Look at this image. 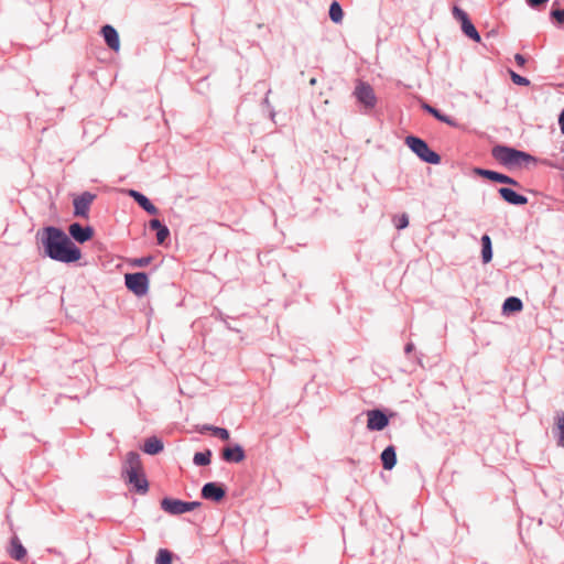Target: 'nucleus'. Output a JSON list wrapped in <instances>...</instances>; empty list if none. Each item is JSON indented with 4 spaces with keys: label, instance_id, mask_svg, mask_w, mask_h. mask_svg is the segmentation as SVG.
Wrapping results in <instances>:
<instances>
[{
    "label": "nucleus",
    "instance_id": "nucleus-1",
    "mask_svg": "<svg viewBox=\"0 0 564 564\" xmlns=\"http://www.w3.org/2000/svg\"><path fill=\"white\" fill-rule=\"evenodd\" d=\"M46 239L43 241L50 258L62 262H75L80 259V250L68 237L55 227L45 229Z\"/></svg>",
    "mask_w": 564,
    "mask_h": 564
},
{
    "label": "nucleus",
    "instance_id": "nucleus-2",
    "mask_svg": "<svg viewBox=\"0 0 564 564\" xmlns=\"http://www.w3.org/2000/svg\"><path fill=\"white\" fill-rule=\"evenodd\" d=\"M123 474L127 481L140 492L145 494L149 489V484L145 478L140 455L135 452H129L126 456Z\"/></svg>",
    "mask_w": 564,
    "mask_h": 564
},
{
    "label": "nucleus",
    "instance_id": "nucleus-3",
    "mask_svg": "<svg viewBox=\"0 0 564 564\" xmlns=\"http://www.w3.org/2000/svg\"><path fill=\"white\" fill-rule=\"evenodd\" d=\"M491 153L498 162L505 165L521 164L532 159L528 153L502 145L495 147Z\"/></svg>",
    "mask_w": 564,
    "mask_h": 564
},
{
    "label": "nucleus",
    "instance_id": "nucleus-4",
    "mask_svg": "<svg viewBox=\"0 0 564 564\" xmlns=\"http://www.w3.org/2000/svg\"><path fill=\"white\" fill-rule=\"evenodd\" d=\"M405 144L424 162L431 164H438L441 162V156L432 151L424 140L409 135L405 138Z\"/></svg>",
    "mask_w": 564,
    "mask_h": 564
},
{
    "label": "nucleus",
    "instance_id": "nucleus-5",
    "mask_svg": "<svg viewBox=\"0 0 564 564\" xmlns=\"http://www.w3.org/2000/svg\"><path fill=\"white\" fill-rule=\"evenodd\" d=\"M202 503L199 501L186 502L173 498H164L161 500V508L173 516L183 514L185 512L193 511L199 508Z\"/></svg>",
    "mask_w": 564,
    "mask_h": 564
},
{
    "label": "nucleus",
    "instance_id": "nucleus-6",
    "mask_svg": "<svg viewBox=\"0 0 564 564\" xmlns=\"http://www.w3.org/2000/svg\"><path fill=\"white\" fill-rule=\"evenodd\" d=\"M127 288L138 296H143L149 290V279L143 272L128 273L124 275Z\"/></svg>",
    "mask_w": 564,
    "mask_h": 564
},
{
    "label": "nucleus",
    "instance_id": "nucleus-7",
    "mask_svg": "<svg viewBox=\"0 0 564 564\" xmlns=\"http://www.w3.org/2000/svg\"><path fill=\"white\" fill-rule=\"evenodd\" d=\"M356 98L360 104H362L366 108L372 109L376 106V95L370 85L359 82L354 91Z\"/></svg>",
    "mask_w": 564,
    "mask_h": 564
},
{
    "label": "nucleus",
    "instance_id": "nucleus-8",
    "mask_svg": "<svg viewBox=\"0 0 564 564\" xmlns=\"http://www.w3.org/2000/svg\"><path fill=\"white\" fill-rule=\"evenodd\" d=\"M389 424L387 415L380 410L367 412V427L370 431H381Z\"/></svg>",
    "mask_w": 564,
    "mask_h": 564
},
{
    "label": "nucleus",
    "instance_id": "nucleus-9",
    "mask_svg": "<svg viewBox=\"0 0 564 564\" xmlns=\"http://www.w3.org/2000/svg\"><path fill=\"white\" fill-rule=\"evenodd\" d=\"M95 199V195L85 192L80 196L74 199L75 215L80 217H87L89 207Z\"/></svg>",
    "mask_w": 564,
    "mask_h": 564
},
{
    "label": "nucleus",
    "instance_id": "nucleus-10",
    "mask_svg": "<svg viewBox=\"0 0 564 564\" xmlns=\"http://www.w3.org/2000/svg\"><path fill=\"white\" fill-rule=\"evenodd\" d=\"M453 15L458 22H460L462 31L465 33V35H479L465 11L458 7H454Z\"/></svg>",
    "mask_w": 564,
    "mask_h": 564
},
{
    "label": "nucleus",
    "instance_id": "nucleus-11",
    "mask_svg": "<svg viewBox=\"0 0 564 564\" xmlns=\"http://www.w3.org/2000/svg\"><path fill=\"white\" fill-rule=\"evenodd\" d=\"M225 495V489L215 482H207L202 488V497L207 500L220 501Z\"/></svg>",
    "mask_w": 564,
    "mask_h": 564
},
{
    "label": "nucleus",
    "instance_id": "nucleus-12",
    "mask_svg": "<svg viewBox=\"0 0 564 564\" xmlns=\"http://www.w3.org/2000/svg\"><path fill=\"white\" fill-rule=\"evenodd\" d=\"M69 235L78 242L83 243L91 239L94 230L91 227H82L79 224L74 223L68 227Z\"/></svg>",
    "mask_w": 564,
    "mask_h": 564
},
{
    "label": "nucleus",
    "instance_id": "nucleus-13",
    "mask_svg": "<svg viewBox=\"0 0 564 564\" xmlns=\"http://www.w3.org/2000/svg\"><path fill=\"white\" fill-rule=\"evenodd\" d=\"M221 457L224 460L229 463H240L245 459V451L242 446L236 444L234 446H228L223 449Z\"/></svg>",
    "mask_w": 564,
    "mask_h": 564
},
{
    "label": "nucleus",
    "instance_id": "nucleus-14",
    "mask_svg": "<svg viewBox=\"0 0 564 564\" xmlns=\"http://www.w3.org/2000/svg\"><path fill=\"white\" fill-rule=\"evenodd\" d=\"M475 173L498 183L518 185L517 181H514L513 178L495 171L476 169Z\"/></svg>",
    "mask_w": 564,
    "mask_h": 564
},
{
    "label": "nucleus",
    "instance_id": "nucleus-15",
    "mask_svg": "<svg viewBox=\"0 0 564 564\" xmlns=\"http://www.w3.org/2000/svg\"><path fill=\"white\" fill-rule=\"evenodd\" d=\"M8 553L10 557H12L15 561L23 560L28 554L26 549L22 545L21 541L17 535L11 538L10 545L8 547Z\"/></svg>",
    "mask_w": 564,
    "mask_h": 564
},
{
    "label": "nucleus",
    "instance_id": "nucleus-16",
    "mask_svg": "<svg viewBox=\"0 0 564 564\" xmlns=\"http://www.w3.org/2000/svg\"><path fill=\"white\" fill-rule=\"evenodd\" d=\"M499 194L506 202L512 205H524L528 203V198L525 196L517 194L514 191L508 187H501L499 189Z\"/></svg>",
    "mask_w": 564,
    "mask_h": 564
},
{
    "label": "nucleus",
    "instance_id": "nucleus-17",
    "mask_svg": "<svg viewBox=\"0 0 564 564\" xmlns=\"http://www.w3.org/2000/svg\"><path fill=\"white\" fill-rule=\"evenodd\" d=\"M129 195L149 214L156 215L159 213L158 208L143 194L131 189Z\"/></svg>",
    "mask_w": 564,
    "mask_h": 564
},
{
    "label": "nucleus",
    "instance_id": "nucleus-18",
    "mask_svg": "<svg viewBox=\"0 0 564 564\" xmlns=\"http://www.w3.org/2000/svg\"><path fill=\"white\" fill-rule=\"evenodd\" d=\"M142 449L145 454L156 455L163 451V442L155 436L149 437L145 440Z\"/></svg>",
    "mask_w": 564,
    "mask_h": 564
},
{
    "label": "nucleus",
    "instance_id": "nucleus-19",
    "mask_svg": "<svg viewBox=\"0 0 564 564\" xmlns=\"http://www.w3.org/2000/svg\"><path fill=\"white\" fill-rule=\"evenodd\" d=\"M380 457L382 466L387 470H391L397 464V454L393 446H388L387 448H384Z\"/></svg>",
    "mask_w": 564,
    "mask_h": 564
},
{
    "label": "nucleus",
    "instance_id": "nucleus-20",
    "mask_svg": "<svg viewBox=\"0 0 564 564\" xmlns=\"http://www.w3.org/2000/svg\"><path fill=\"white\" fill-rule=\"evenodd\" d=\"M522 307H523V304L520 299H518L516 296H510L505 301V303L502 305V311L505 314L516 313V312H520L522 310Z\"/></svg>",
    "mask_w": 564,
    "mask_h": 564
},
{
    "label": "nucleus",
    "instance_id": "nucleus-21",
    "mask_svg": "<svg viewBox=\"0 0 564 564\" xmlns=\"http://www.w3.org/2000/svg\"><path fill=\"white\" fill-rule=\"evenodd\" d=\"M481 257L484 263H488L492 259L491 239L488 235L481 237Z\"/></svg>",
    "mask_w": 564,
    "mask_h": 564
},
{
    "label": "nucleus",
    "instance_id": "nucleus-22",
    "mask_svg": "<svg viewBox=\"0 0 564 564\" xmlns=\"http://www.w3.org/2000/svg\"><path fill=\"white\" fill-rule=\"evenodd\" d=\"M329 18L335 23H340L343 21L344 12L337 1H334L329 7Z\"/></svg>",
    "mask_w": 564,
    "mask_h": 564
},
{
    "label": "nucleus",
    "instance_id": "nucleus-23",
    "mask_svg": "<svg viewBox=\"0 0 564 564\" xmlns=\"http://www.w3.org/2000/svg\"><path fill=\"white\" fill-rule=\"evenodd\" d=\"M212 452L209 449L205 452H198L194 455V463L197 466H206L210 463Z\"/></svg>",
    "mask_w": 564,
    "mask_h": 564
},
{
    "label": "nucleus",
    "instance_id": "nucleus-24",
    "mask_svg": "<svg viewBox=\"0 0 564 564\" xmlns=\"http://www.w3.org/2000/svg\"><path fill=\"white\" fill-rule=\"evenodd\" d=\"M155 564H172V553L166 549H160L156 554Z\"/></svg>",
    "mask_w": 564,
    "mask_h": 564
},
{
    "label": "nucleus",
    "instance_id": "nucleus-25",
    "mask_svg": "<svg viewBox=\"0 0 564 564\" xmlns=\"http://www.w3.org/2000/svg\"><path fill=\"white\" fill-rule=\"evenodd\" d=\"M557 444L564 447V414L560 415L556 421Z\"/></svg>",
    "mask_w": 564,
    "mask_h": 564
},
{
    "label": "nucleus",
    "instance_id": "nucleus-26",
    "mask_svg": "<svg viewBox=\"0 0 564 564\" xmlns=\"http://www.w3.org/2000/svg\"><path fill=\"white\" fill-rule=\"evenodd\" d=\"M208 431L213 433L214 436L219 437L223 441H228L230 437L229 432L224 427H217V426H208L206 427Z\"/></svg>",
    "mask_w": 564,
    "mask_h": 564
},
{
    "label": "nucleus",
    "instance_id": "nucleus-27",
    "mask_svg": "<svg viewBox=\"0 0 564 564\" xmlns=\"http://www.w3.org/2000/svg\"><path fill=\"white\" fill-rule=\"evenodd\" d=\"M424 108L431 113L433 115L436 119L443 121V122H446L447 124H453L452 120L447 117V116H444L442 115L437 109L429 106V105H425Z\"/></svg>",
    "mask_w": 564,
    "mask_h": 564
},
{
    "label": "nucleus",
    "instance_id": "nucleus-28",
    "mask_svg": "<svg viewBox=\"0 0 564 564\" xmlns=\"http://www.w3.org/2000/svg\"><path fill=\"white\" fill-rule=\"evenodd\" d=\"M509 74H510V77H511L512 82L516 85H520V86H528V85H530V80L528 78L520 76L516 72L510 69Z\"/></svg>",
    "mask_w": 564,
    "mask_h": 564
},
{
    "label": "nucleus",
    "instance_id": "nucleus-29",
    "mask_svg": "<svg viewBox=\"0 0 564 564\" xmlns=\"http://www.w3.org/2000/svg\"><path fill=\"white\" fill-rule=\"evenodd\" d=\"M393 223H394V226L398 229H403V228H405L409 225V217H408L406 214H402V215L395 216L393 218Z\"/></svg>",
    "mask_w": 564,
    "mask_h": 564
},
{
    "label": "nucleus",
    "instance_id": "nucleus-30",
    "mask_svg": "<svg viewBox=\"0 0 564 564\" xmlns=\"http://www.w3.org/2000/svg\"><path fill=\"white\" fill-rule=\"evenodd\" d=\"M170 235V231L167 229V227L163 226L161 227L158 231H156V240H158V243L162 245L166 238L169 237Z\"/></svg>",
    "mask_w": 564,
    "mask_h": 564
},
{
    "label": "nucleus",
    "instance_id": "nucleus-31",
    "mask_svg": "<svg viewBox=\"0 0 564 564\" xmlns=\"http://www.w3.org/2000/svg\"><path fill=\"white\" fill-rule=\"evenodd\" d=\"M120 37H105V41L107 45L113 50L115 52H118L120 48Z\"/></svg>",
    "mask_w": 564,
    "mask_h": 564
},
{
    "label": "nucleus",
    "instance_id": "nucleus-32",
    "mask_svg": "<svg viewBox=\"0 0 564 564\" xmlns=\"http://www.w3.org/2000/svg\"><path fill=\"white\" fill-rule=\"evenodd\" d=\"M551 18L558 24H564V9L551 11Z\"/></svg>",
    "mask_w": 564,
    "mask_h": 564
},
{
    "label": "nucleus",
    "instance_id": "nucleus-33",
    "mask_svg": "<svg viewBox=\"0 0 564 564\" xmlns=\"http://www.w3.org/2000/svg\"><path fill=\"white\" fill-rule=\"evenodd\" d=\"M151 262V257H143L139 259H134L132 264L134 267H147Z\"/></svg>",
    "mask_w": 564,
    "mask_h": 564
},
{
    "label": "nucleus",
    "instance_id": "nucleus-34",
    "mask_svg": "<svg viewBox=\"0 0 564 564\" xmlns=\"http://www.w3.org/2000/svg\"><path fill=\"white\" fill-rule=\"evenodd\" d=\"M101 35H118L111 25H104L100 31Z\"/></svg>",
    "mask_w": 564,
    "mask_h": 564
},
{
    "label": "nucleus",
    "instance_id": "nucleus-35",
    "mask_svg": "<svg viewBox=\"0 0 564 564\" xmlns=\"http://www.w3.org/2000/svg\"><path fill=\"white\" fill-rule=\"evenodd\" d=\"M549 0H527V3L531 7V8H536L541 4H544L546 3Z\"/></svg>",
    "mask_w": 564,
    "mask_h": 564
},
{
    "label": "nucleus",
    "instance_id": "nucleus-36",
    "mask_svg": "<svg viewBox=\"0 0 564 564\" xmlns=\"http://www.w3.org/2000/svg\"><path fill=\"white\" fill-rule=\"evenodd\" d=\"M161 227H163V225L161 224V221L159 219H152L150 221V228L153 229V230H159Z\"/></svg>",
    "mask_w": 564,
    "mask_h": 564
},
{
    "label": "nucleus",
    "instance_id": "nucleus-37",
    "mask_svg": "<svg viewBox=\"0 0 564 564\" xmlns=\"http://www.w3.org/2000/svg\"><path fill=\"white\" fill-rule=\"evenodd\" d=\"M514 61H516V63H517L519 66H521V67H522V66H524V64H525V58H524V56H523V55H521V54H516V55H514Z\"/></svg>",
    "mask_w": 564,
    "mask_h": 564
},
{
    "label": "nucleus",
    "instance_id": "nucleus-38",
    "mask_svg": "<svg viewBox=\"0 0 564 564\" xmlns=\"http://www.w3.org/2000/svg\"><path fill=\"white\" fill-rule=\"evenodd\" d=\"M558 124L561 128V132L564 133V109L562 110V112L558 117Z\"/></svg>",
    "mask_w": 564,
    "mask_h": 564
},
{
    "label": "nucleus",
    "instance_id": "nucleus-39",
    "mask_svg": "<svg viewBox=\"0 0 564 564\" xmlns=\"http://www.w3.org/2000/svg\"><path fill=\"white\" fill-rule=\"evenodd\" d=\"M310 84H311V85H315V84H316V78H314V77H313V78H311Z\"/></svg>",
    "mask_w": 564,
    "mask_h": 564
},
{
    "label": "nucleus",
    "instance_id": "nucleus-40",
    "mask_svg": "<svg viewBox=\"0 0 564 564\" xmlns=\"http://www.w3.org/2000/svg\"><path fill=\"white\" fill-rule=\"evenodd\" d=\"M411 349H412V345L411 344L405 347L406 352L411 351Z\"/></svg>",
    "mask_w": 564,
    "mask_h": 564
},
{
    "label": "nucleus",
    "instance_id": "nucleus-41",
    "mask_svg": "<svg viewBox=\"0 0 564 564\" xmlns=\"http://www.w3.org/2000/svg\"><path fill=\"white\" fill-rule=\"evenodd\" d=\"M474 39H475V41H477V42H479V41H480V37H479V36H476V37H474Z\"/></svg>",
    "mask_w": 564,
    "mask_h": 564
}]
</instances>
